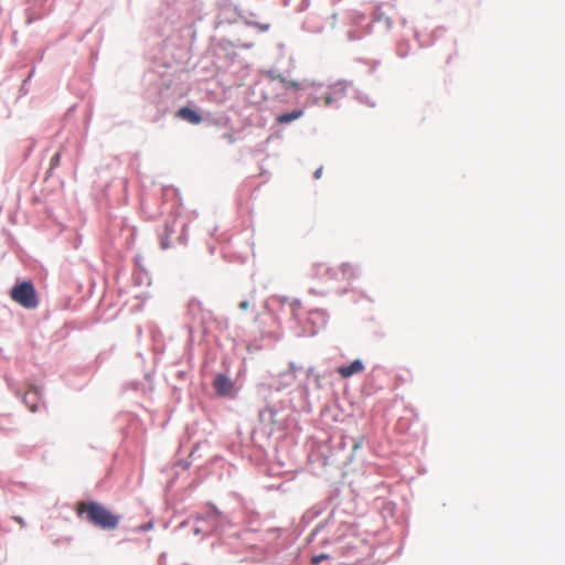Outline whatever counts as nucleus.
<instances>
[{
    "label": "nucleus",
    "instance_id": "6e6552de",
    "mask_svg": "<svg viewBox=\"0 0 565 565\" xmlns=\"http://www.w3.org/2000/svg\"><path fill=\"white\" fill-rule=\"evenodd\" d=\"M303 115L302 109H296L287 114L279 115L277 117V121L281 125L289 124L298 118H300Z\"/></svg>",
    "mask_w": 565,
    "mask_h": 565
},
{
    "label": "nucleus",
    "instance_id": "f257e3e1",
    "mask_svg": "<svg viewBox=\"0 0 565 565\" xmlns=\"http://www.w3.org/2000/svg\"><path fill=\"white\" fill-rule=\"evenodd\" d=\"M76 512L79 515L85 513L86 520L89 523L103 530H115L120 520L119 515L95 501L78 502Z\"/></svg>",
    "mask_w": 565,
    "mask_h": 565
},
{
    "label": "nucleus",
    "instance_id": "9d476101",
    "mask_svg": "<svg viewBox=\"0 0 565 565\" xmlns=\"http://www.w3.org/2000/svg\"><path fill=\"white\" fill-rule=\"evenodd\" d=\"M160 246L162 249L170 248L171 247V236L162 233L161 237H160Z\"/></svg>",
    "mask_w": 565,
    "mask_h": 565
},
{
    "label": "nucleus",
    "instance_id": "f03ea898",
    "mask_svg": "<svg viewBox=\"0 0 565 565\" xmlns=\"http://www.w3.org/2000/svg\"><path fill=\"white\" fill-rule=\"evenodd\" d=\"M11 299L25 309H34L38 303V295L31 281L18 282L10 290Z\"/></svg>",
    "mask_w": 565,
    "mask_h": 565
},
{
    "label": "nucleus",
    "instance_id": "39448f33",
    "mask_svg": "<svg viewBox=\"0 0 565 565\" xmlns=\"http://www.w3.org/2000/svg\"><path fill=\"white\" fill-rule=\"evenodd\" d=\"M364 371V364L361 360H354L349 365L338 367L337 372L342 379L351 377Z\"/></svg>",
    "mask_w": 565,
    "mask_h": 565
},
{
    "label": "nucleus",
    "instance_id": "1a4fd4ad",
    "mask_svg": "<svg viewBox=\"0 0 565 565\" xmlns=\"http://www.w3.org/2000/svg\"><path fill=\"white\" fill-rule=\"evenodd\" d=\"M24 403L29 406L31 412H36L38 404H36V392L29 391L25 393L23 397Z\"/></svg>",
    "mask_w": 565,
    "mask_h": 565
},
{
    "label": "nucleus",
    "instance_id": "9b49d317",
    "mask_svg": "<svg viewBox=\"0 0 565 565\" xmlns=\"http://www.w3.org/2000/svg\"><path fill=\"white\" fill-rule=\"evenodd\" d=\"M329 558V555L326 554V553H321V554H318V555H313L311 557V565H319L322 561H326Z\"/></svg>",
    "mask_w": 565,
    "mask_h": 565
},
{
    "label": "nucleus",
    "instance_id": "dca6fc26",
    "mask_svg": "<svg viewBox=\"0 0 565 565\" xmlns=\"http://www.w3.org/2000/svg\"><path fill=\"white\" fill-rule=\"evenodd\" d=\"M239 307H241L242 309H246V308L248 307L247 301H242V302L239 303Z\"/></svg>",
    "mask_w": 565,
    "mask_h": 565
},
{
    "label": "nucleus",
    "instance_id": "0eeeda50",
    "mask_svg": "<svg viewBox=\"0 0 565 565\" xmlns=\"http://www.w3.org/2000/svg\"><path fill=\"white\" fill-rule=\"evenodd\" d=\"M177 116L180 119L185 120L193 125H198L202 121V116L190 107H181L178 110Z\"/></svg>",
    "mask_w": 565,
    "mask_h": 565
},
{
    "label": "nucleus",
    "instance_id": "20e7f679",
    "mask_svg": "<svg viewBox=\"0 0 565 565\" xmlns=\"http://www.w3.org/2000/svg\"><path fill=\"white\" fill-rule=\"evenodd\" d=\"M318 270L324 269L331 278L350 280L355 277V269L352 265L344 263L333 268H326L324 265L320 264L317 266Z\"/></svg>",
    "mask_w": 565,
    "mask_h": 565
},
{
    "label": "nucleus",
    "instance_id": "a211bd4d",
    "mask_svg": "<svg viewBox=\"0 0 565 565\" xmlns=\"http://www.w3.org/2000/svg\"><path fill=\"white\" fill-rule=\"evenodd\" d=\"M256 26H258L260 31H265L268 29V25L260 26V25L256 24Z\"/></svg>",
    "mask_w": 565,
    "mask_h": 565
},
{
    "label": "nucleus",
    "instance_id": "f8f14e48",
    "mask_svg": "<svg viewBox=\"0 0 565 565\" xmlns=\"http://www.w3.org/2000/svg\"><path fill=\"white\" fill-rule=\"evenodd\" d=\"M60 161H61V153L60 152H56L52 158H51V162H50V170H53L55 169L56 167L60 166Z\"/></svg>",
    "mask_w": 565,
    "mask_h": 565
},
{
    "label": "nucleus",
    "instance_id": "7ed1b4c3",
    "mask_svg": "<svg viewBox=\"0 0 565 565\" xmlns=\"http://www.w3.org/2000/svg\"><path fill=\"white\" fill-rule=\"evenodd\" d=\"M221 515L215 510H210L204 518L198 516V522L202 523L194 527V533H211L216 530Z\"/></svg>",
    "mask_w": 565,
    "mask_h": 565
},
{
    "label": "nucleus",
    "instance_id": "2eb2a0df",
    "mask_svg": "<svg viewBox=\"0 0 565 565\" xmlns=\"http://www.w3.org/2000/svg\"><path fill=\"white\" fill-rule=\"evenodd\" d=\"M322 171H323V168H322V167L318 168V169L315 171V173H313L315 179H320V178H321V175H322Z\"/></svg>",
    "mask_w": 565,
    "mask_h": 565
},
{
    "label": "nucleus",
    "instance_id": "423d86ee",
    "mask_svg": "<svg viewBox=\"0 0 565 565\" xmlns=\"http://www.w3.org/2000/svg\"><path fill=\"white\" fill-rule=\"evenodd\" d=\"M213 385L216 393L221 396L231 395L233 390V383L223 374L216 375Z\"/></svg>",
    "mask_w": 565,
    "mask_h": 565
},
{
    "label": "nucleus",
    "instance_id": "f3484780",
    "mask_svg": "<svg viewBox=\"0 0 565 565\" xmlns=\"http://www.w3.org/2000/svg\"><path fill=\"white\" fill-rule=\"evenodd\" d=\"M332 103V98L330 96L326 97V104L330 105Z\"/></svg>",
    "mask_w": 565,
    "mask_h": 565
},
{
    "label": "nucleus",
    "instance_id": "4468645a",
    "mask_svg": "<svg viewBox=\"0 0 565 565\" xmlns=\"http://www.w3.org/2000/svg\"><path fill=\"white\" fill-rule=\"evenodd\" d=\"M173 233H174V222L166 223L163 234L172 236Z\"/></svg>",
    "mask_w": 565,
    "mask_h": 565
},
{
    "label": "nucleus",
    "instance_id": "ddd939ff",
    "mask_svg": "<svg viewBox=\"0 0 565 565\" xmlns=\"http://www.w3.org/2000/svg\"><path fill=\"white\" fill-rule=\"evenodd\" d=\"M281 83L284 84L285 87H292V88H300V84L296 81H288L286 78H280Z\"/></svg>",
    "mask_w": 565,
    "mask_h": 565
}]
</instances>
